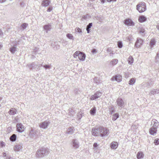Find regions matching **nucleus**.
Returning <instances> with one entry per match:
<instances>
[{
	"label": "nucleus",
	"instance_id": "17",
	"mask_svg": "<svg viewBox=\"0 0 159 159\" xmlns=\"http://www.w3.org/2000/svg\"><path fill=\"white\" fill-rule=\"evenodd\" d=\"M52 25L50 24H48L47 25H44L43 26L44 29L46 30V33H48V31H50L51 29Z\"/></svg>",
	"mask_w": 159,
	"mask_h": 159
},
{
	"label": "nucleus",
	"instance_id": "49",
	"mask_svg": "<svg viewBox=\"0 0 159 159\" xmlns=\"http://www.w3.org/2000/svg\"><path fill=\"white\" fill-rule=\"evenodd\" d=\"M76 31L79 33H81L82 32L80 28H77L76 30Z\"/></svg>",
	"mask_w": 159,
	"mask_h": 159
},
{
	"label": "nucleus",
	"instance_id": "16",
	"mask_svg": "<svg viewBox=\"0 0 159 159\" xmlns=\"http://www.w3.org/2000/svg\"><path fill=\"white\" fill-rule=\"evenodd\" d=\"M125 24L127 25L133 26L134 25V23L130 19H127L124 21Z\"/></svg>",
	"mask_w": 159,
	"mask_h": 159
},
{
	"label": "nucleus",
	"instance_id": "15",
	"mask_svg": "<svg viewBox=\"0 0 159 159\" xmlns=\"http://www.w3.org/2000/svg\"><path fill=\"white\" fill-rule=\"evenodd\" d=\"M143 43V40L140 38H138L135 44V47L136 48H139L141 45H142Z\"/></svg>",
	"mask_w": 159,
	"mask_h": 159
},
{
	"label": "nucleus",
	"instance_id": "46",
	"mask_svg": "<svg viewBox=\"0 0 159 159\" xmlns=\"http://www.w3.org/2000/svg\"><path fill=\"white\" fill-rule=\"evenodd\" d=\"M0 146L1 147H2L5 146L4 142L2 141H0Z\"/></svg>",
	"mask_w": 159,
	"mask_h": 159
},
{
	"label": "nucleus",
	"instance_id": "1",
	"mask_svg": "<svg viewBox=\"0 0 159 159\" xmlns=\"http://www.w3.org/2000/svg\"><path fill=\"white\" fill-rule=\"evenodd\" d=\"M28 67L30 69H39L40 70L42 69L41 67H43V68L46 70L51 69V65L43 64H39L38 62H34L31 64L28 65Z\"/></svg>",
	"mask_w": 159,
	"mask_h": 159
},
{
	"label": "nucleus",
	"instance_id": "29",
	"mask_svg": "<svg viewBox=\"0 0 159 159\" xmlns=\"http://www.w3.org/2000/svg\"><path fill=\"white\" fill-rule=\"evenodd\" d=\"M28 26V24L26 23H23L20 26L21 29L22 30H24Z\"/></svg>",
	"mask_w": 159,
	"mask_h": 159
},
{
	"label": "nucleus",
	"instance_id": "57",
	"mask_svg": "<svg viewBox=\"0 0 159 159\" xmlns=\"http://www.w3.org/2000/svg\"><path fill=\"white\" fill-rule=\"evenodd\" d=\"M6 0H0V3H2L5 2Z\"/></svg>",
	"mask_w": 159,
	"mask_h": 159
},
{
	"label": "nucleus",
	"instance_id": "44",
	"mask_svg": "<svg viewBox=\"0 0 159 159\" xmlns=\"http://www.w3.org/2000/svg\"><path fill=\"white\" fill-rule=\"evenodd\" d=\"M156 61L157 62H159V52L157 53L156 56Z\"/></svg>",
	"mask_w": 159,
	"mask_h": 159
},
{
	"label": "nucleus",
	"instance_id": "62",
	"mask_svg": "<svg viewBox=\"0 0 159 159\" xmlns=\"http://www.w3.org/2000/svg\"><path fill=\"white\" fill-rule=\"evenodd\" d=\"M113 54V53L112 52H110V56H111Z\"/></svg>",
	"mask_w": 159,
	"mask_h": 159
},
{
	"label": "nucleus",
	"instance_id": "60",
	"mask_svg": "<svg viewBox=\"0 0 159 159\" xmlns=\"http://www.w3.org/2000/svg\"><path fill=\"white\" fill-rule=\"evenodd\" d=\"M101 2L102 3H104L105 2V0H100Z\"/></svg>",
	"mask_w": 159,
	"mask_h": 159
},
{
	"label": "nucleus",
	"instance_id": "3",
	"mask_svg": "<svg viewBox=\"0 0 159 159\" xmlns=\"http://www.w3.org/2000/svg\"><path fill=\"white\" fill-rule=\"evenodd\" d=\"M74 57L76 58L78 57L80 60L82 61L85 60L86 55L84 53L79 51H76L73 55Z\"/></svg>",
	"mask_w": 159,
	"mask_h": 159
},
{
	"label": "nucleus",
	"instance_id": "48",
	"mask_svg": "<svg viewBox=\"0 0 159 159\" xmlns=\"http://www.w3.org/2000/svg\"><path fill=\"white\" fill-rule=\"evenodd\" d=\"M52 9V6L49 7L47 11L48 12H50Z\"/></svg>",
	"mask_w": 159,
	"mask_h": 159
},
{
	"label": "nucleus",
	"instance_id": "11",
	"mask_svg": "<svg viewBox=\"0 0 159 159\" xmlns=\"http://www.w3.org/2000/svg\"><path fill=\"white\" fill-rule=\"evenodd\" d=\"M151 125H152V127L157 129L159 126V122L157 120L153 119L152 121Z\"/></svg>",
	"mask_w": 159,
	"mask_h": 159
},
{
	"label": "nucleus",
	"instance_id": "31",
	"mask_svg": "<svg viewBox=\"0 0 159 159\" xmlns=\"http://www.w3.org/2000/svg\"><path fill=\"white\" fill-rule=\"evenodd\" d=\"M111 114H112V113L115 112V110L113 106H109L108 108Z\"/></svg>",
	"mask_w": 159,
	"mask_h": 159
},
{
	"label": "nucleus",
	"instance_id": "33",
	"mask_svg": "<svg viewBox=\"0 0 159 159\" xmlns=\"http://www.w3.org/2000/svg\"><path fill=\"white\" fill-rule=\"evenodd\" d=\"M119 117V114L118 113H116L114 114L112 116V120H116Z\"/></svg>",
	"mask_w": 159,
	"mask_h": 159
},
{
	"label": "nucleus",
	"instance_id": "40",
	"mask_svg": "<svg viewBox=\"0 0 159 159\" xmlns=\"http://www.w3.org/2000/svg\"><path fill=\"white\" fill-rule=\"evenodd\" d=\"M117 45L119 48H121L123 47V44L122 42L120 41H119L117 42Z\"/></svg>",
	"mask_w": 159,
	"mask_h": 159
},
{
	"label": "nucleus",
	"instance_id": "12",
	"mask_svg": "<svg viewBox=\"0 0 159 159\" xmlns=\"http://www.w3.org/2000/svg\"><path fill=\"white\" fill-rule=\"evenodd\" d=\"M91 132L92 135L93 136H97L99 135L100 131L99 127L97 128H93L92 129Z\"/></svg>",
	"mask_w": 159,
	"mask_h": 159
},
{
	"label": "nucleus",
	"instance_id": "4",
	"mask_svg": "<svg viewBox=\"0 0 159 159\" xmlns=\"http://www.w3.org/2000/svg\"><path fill=\"white\" fill-rule=\"evenodd\" d=\"M99 129L100 131L99 136L101 137H103L108 135L109 133L108 129L102 126L99 127Z\"/></svg>",
	"mask_w": 159,
	"mask_h": 159
},
{
	"label": "nucleus",
	"instance_id": "58",
	"mask_svg": "<svg viewBox=\"0 0 159 159\" xmlns=\"http://www.w3.org/2000/svg\"><path fill=\"white\" fill-rule=\"evenodd\" d=\"M2 154H3V157H6V158L7 157L6 156L7 154H6V153H5V152H3Z\"/></svg>",
	"mask_w": 159,
	"mask_h": 159
},
{
	"label": "nucleus",
	"instance_id": "61",
	"mask_svg": "<svg viewBox=\"0 0 159 159\" xmlns=\"http://www.w3.org/2000/svg\"><path fill=\"white\" fill-rule=\"evenodd\" d=\"M107 2H111L113 1V0H106Z\"/></svg>",
	"mask_w": 159,
	"mask_h": 159
},
{
	"label": "nucleus",
	"instance_id": "38",
	"mask_svg": "<svg viewBox=\"0 0 159 159\" xmlns=\"http://www.w3.org/2000/svg\"><path fill=\"white\" fill-rule=\"evenodd\" d=\"M118 62V60L117 59H114L111 62V63L113 65H114L116 64Z\"/></svg>",
	"mask_w": 159,
	"mask_h": 159
},
{
	"label": "nucleus",
	"instance_id": "37",
	"mask_svg": "<svg viewBox=\"0 0 159 159\" xmlns=\"http://www.w3.org/2000/svg\"><path fill=\"white\" fill-rule=\"evenodd\" d=\"M66 36L69 39L74 40V37L72 34L68 33L66 34Z\"/></svg>",
	"mask_w": 159,
	"mask_h": 159
},
{
	"label": "nucleus",
	"instance_id": "30",
	"mask_svg": "<svg viewBox=\"0 0 159 159\" xmlns=\"http://www.w3.org/2000/svg\"><path fill=\"white\" fill-rule=\"evenodd\" d=\"M128 63L130 64H131L134 61V59L131 56H130L129 57L128 59Z\"/></svg>",
	"mask_w": 159,
	"mask_h": 159
},
{
	"label": "nucleus",
	"instance_id": "6",
	"mask_svg": "<svg viewBox=\"0 0 159 159\" xmlns=\"http://www.w3.org/2000/svg\"><path fill=\"white\" fill-rule=\"evenodd\" d=\"M29 136L31 138L38 137L40 136V133L35 128H31L29 131Z\"/></svg>",
	"mask_w": 159,
	"mask_h": 159
},
{
	"label": "nucleus",
	"instance_id": "9",
	"mask_svg": "<svg viewBox=\"0 0 159 159\" xmlns=\"http://www.w3.org/2000/svg\"><path fill=\"white\" fill-rule=\"evenodd\" d=\"M16 127L17 131L20 133L23 132L25 129V126L20 123H18L16 125Z\"/></svg>",
	"mask_w": 159,
	"mask_h": 159
},
{
	"label": "nucleus",
	"instance_id": "51",
	"mask_svg": "<svg viewBox=\"0 0 159 159\" xmlns=\"http://www.w3.org/2000/svg\"><path fill=\"white\" fill-rule=\"evenodd\" d=\"M88 15H84L82 16V19L86 20L87 18Z\"/></svg>",
	"mask_w": 159,
	"mask_h": 159
},
{
	"label": "nucleus",
	"instance_id": "10",
	"mask_svg": "<svg viewBox=\"0 0 159 159\" xmlns=\"http://www.w3.org/2000/svg\"><path fill=\"white\" fill-rule=\"evenodd\" d=\"M122 79V76L120 75H116L113 76L111 79L112 81H116L118 82L121 81Z\"/></svg>",
	"mask_w": 159,
	"mask_h": 159
},
{
	"label": "nucleus",
	"instance_id": "18",
	"mask_svg": "<svg viewBox=\"0 0 159 159\" xmlns=\"http://www.w3.org/2000/svg\"><path fill=\"white\" fill-rule=\"evenodd\" d=\"M149 131L150 134L154 135H155L157 133V129H156V128H154L151 127L149 129Z\"/></svg>",
	"mask_w": 159,
	"mask_h": 159
},
{
	"label": "nucleus",
	"instance_id": "34",
	"mask_svg": "<svg viewBox=\"0 0 159 159\" xmlns=\"http://www.w3.org/2000/svg\"><path fill=\"white\" fill-rule=\"evenodd\" d=\"M135 80L136 79L134 78L130 79L129 82V84L130 85L133 84L135 82Z\"/></svg>",
	"mask_w": 159,
	"mask_h": 159
},
{
	"label": "nucleus",
	"instance_id": "5",
	"mask_svg": "<svg viewBox=\"0 0 159 159\" xmlns=\"http://www.w3.org/2000/svg\"><path fill=\"white\" fill-rule=\"evenodd\" d=\"M136 8L137 9L140 13L143 12L146 9V4L144 2H139L137 5Z\"/></svg>",
	"mask_w": 159,
	"mask_h": 159
},
{
	"label": "nucleus",
	"instance_id": "36",
	"mask_svg": "<svg viewBox=\"0 0 159 159\" xmlns=\"http://www.w3.org/2000/svg\"><path fill=\"white\" fill-rule=\"evenodd\" d=\"M10 51L12 53H14L16 51V47L14 46L10 48Z\"/></svg>",
	"mask_w": 159,
	"mask_h": 159
},
{
	"label": "nucleus",
	"instance_id": "35",
	"mask_svg": "<svg viewBox=\"0 0 159 159\" xmlns=\"http://www.w3.org/2000/svg\"><path fill=\"white\" fill-rule=\"evenodd\" d=\"M94 82L96 84H99L101 83V81L99 80V79L96 77H95L93 79Z\"/></svg>",
	"mask_w": 159,
	"mask_h": 159
},
{
	"label": "nucleus",
	"instance_id": "20",
	"mask_svg": "<svg viewBox=\"0 0 159 159\" xmlns=\"http://www.w3.org/2000/svg\"><path fill=\"white\" fill-rule=\"evenodd\" d=\"M17 112V111L15 108H12L9 110L8 113L10 115H14Z\"/></svg>",
	"mask_w": 159,
	"mask_h": 159
},
{
	"label": "nucleus",
	"instance_id": "22",
	"mask_svg": "<svg viewBox=\"0 0 159 159\" xmlns=\"http://www.w3.org/2000/svg\"><path fill=\"white\" fill-rule=\"evenodd\" d=\"M118 146V144L117 142H113L111 144V148L112 149H116Z\"/></svg>",
	"mask_w": 159,
	"mask_h": 159
},
{
	"label": "nucleus",
	"instance_id": "42",
	"mask_svg": "<svg viewBox=\"0 0 159 159\" xmlns=\"http://www.w3.org/2000/svg\"><path fill=\"white\" fill-rule=\"evenodd\" d=\"M155 42L154 40H152L150 42V44L151 47H153V45H154L155 44Z\"/></svg>",
	"mask_w": 159,
	"mask_h": 159
},
{
	"label": "nucleus",
	"instance_id": "52",
	"mask_svg": "<svg viewBox=\"0 0 159 159\" xmlns=\"http://www.w3.org/2000/svg\"><path fill=\"white\" fill-rule=\"evenodd\" d=\"M97 19L99 20V21H100L101 22H102L103 20L102 19H101L100 17H98L97 18Z\"/></svg>",
	"mask_w": 159,
	"mask_h": 159
},
{
	"label": "nucleus",
	"instance_id": "2",
	"mask_svg": "<svg viewBox=\"0 0 159 159\" xmlns=\"http://www.w3.org/2000/svg\"><path fill=\"white\" fill-rule=\"evenodd\" d=\"M49 153L48 149L42 148L37 150L35 154V156L38 158H42L48 155Z\"/></svg>",
	"mask_w": 159,
	"mask_h": 159
},
{
	"label": "nucleus",
	"instance_id": "14",
	"mask_svg": "<svg viewBox=\"0 0 159 159\" xmlns=\"http://www.w3.org/2000/svg\"><path fill=\"white\" fill-rule=\"evenodd\" d=\"M72 145L74 148L77 149L79 147V143L77 139H74L72 140Z\"/></svg>",
	"mask_w": 159,
	"mask_h": 159
},
{
	"label": "nucleus",
	"instance_id": "13",
	"mask_svg": "<svg viewBox=\"0 0 159 159\" xmlns=\"http://www.w3.org/2000/svg\"><path fill=\"white\" fill-rule=\"evenodd\" d=\"M116 102L117 105L120 107L122 108L124 106V102L123 99L120 98H118Z\"/></svg>",
	"mask_w": 159,
	"mask_h": 159
},
{
	"label": "nucleus",
	"instance_id": "59",
	"mask_svg": "<svg viewBox=\"0 0 159 159\" xmlns=\"http://www.w3.org/2000/svg\"><path fill=\"white\" fill-rule=\"evenodd\" d=\"M24 3H23V2H21L20 3V5L22 7H23L24 5Z\"/></svg>",
	"mask_w": 159,
	"mask_h": 159
},
{
	"label": "nucleus",
	"instance_id": "41",
	"mask_svg": "<svg viewBox=\"0 0 159 159\" xmlns=\"http://www.w3.org/2000/svg\"><path fill=\"white\" fill-rule=\"evenodd\" d=\"M132 39V36L131 35H129V36L127 37L126 38V39L129 41H130Z\"/></svg>",
	"mask_w": 159,
	"mask_h": 159
},
{
	"label": "nucleus",
	"instance_id": "28",
	"mask_svg": "<svg viewBox=\"0 0 159 159\" xmlns=\"http://www.w3.org/2000/svg\"><path fill=\"white\" fill-rule=\"evenodd\" d=\"M96 112V108L95 107H93L90 111V113L92 115H94Z\"/></svg>",
	"mask_w": 159,
	"mask_h": 159
},
{
	"label": "nucleus",
	"instance_id": "24",
	"mask_svg": "<svg viewBox=\"0 0 159 159\" xmlns=\"http://www.w3.org/2000/svg\"><path fill=\"white\" fill-rule=\"evenodd\" d=\"M74 128L73 127H70L67 129L66 133L69 134H72L74 132Z\"/></svg>",
	"mask_w": 159,
	"mask_h": 159
},
{
	"label": "nucleus",
	"instance_id": "63",
	"mask_svg": "<svg viewBox=\"0 0 159 159\" xmlns=\"http://www.w3.org/2000/svg\"><path fill=\"white\" fill-rule=\"evenodd\" d=\"M6 159H10V157H7Z\"/></svg>",
	"mask_w": 159,
	"mask_h": 159
},
{
	"label": "nucleus",
	"instance_id": "8",
	"mask_svg": "<svg viewBox=\"0 0 159 159\" xmlns=\"http://www.w3.org/2000/svg\"><path fill=\"white\" fill-rule=\"evenodd\" d=\"M50 123V122L49 121H45L40 123L39 126L40 128L46 129Z\"/></svg>",
	"mask_w": 159,
	"mask_h": 159
},
{
	"label": "nucleus",
	"instance_id": "64",
	"mask_svg": "<svg viewBox=\"0 0 159 159\" xmlns=\"http://www.w3.org/2000/svg\"><path fill=\"white\" fill-rule=\"evenodd\" d=\"M2 47V45L0 44V49H1Z\"/></svg>",
	"mask_w": 159,
	"mask_h": 159
},
{
	"label": "nucleus",
	"instance_id": "47",
	"mask_svg": "<svg viewBox=\"0 0 159 159\" xmlns=\"http://www.w3.org/2000/svg\"><path fill=\"white\" fill-rule=\"evenodd\" d=\"M92 25H93V24L92 23H89L88 25L87 26V27L86 28H89V29H90V28H91V27L92 26Z\"/></svg>",
	"mask_w": 159,
	"mask_h": 159
},
{
	"label": "nucleus",
	"instance_id": "21",
	"mask_svg": "<svg viewBox=\"0 0 159 159\" xmlns=\"http://www.w3.org/2000/svg\"><path fill=\"white\" fill-rule=\"evenodd\" d=\"M147 20V18L143 15L139 16L138 19L140 23L145 22Z\"/></svg>",
	"mask_w": 159,
	"mask_h": 159
},
{
	"label": "nucleus",
	"instance_id": "27",
	"mask_svg": "<svg viewBox=\"0 0 159 159\" xmlns=\"http://www.w3.org/2000/svg\"><path fill=\"white\" fill-rule=\"evenodd\" d=\"M16 135L15 134H13L10 137V140L12 142H14L16 140Z\"/></svg>",
	"mask_w": 159,
	"mask_h": 159
},
{
	"label": "nucleus",
	"instance_id": "45",
	"mask_svg": "<svg viewBox=\"0 0 159 159\" xmlns=\"http://www.w3.org/2000/svg\"><path fill=\"white\" fill-rule=\"evenodd\" d=\"M74 92L75 94H78L80 93V91L77 89H75L74 90Z\"/></svg>",
	"mask_w": 159,
	"mask_h": 159
},
{
	"label": "nucleus",
	"instance_id": "23",
	"mask_svg": "<svg viewBox=\"0 0 159 159\" xmlns=\"http://www.w3.org/2000/svg\"><path fill=\"white\" fill-rule=\"evenodd\" d=\"M144 154L143 152L141 151L139 152L136 155L137 158L138 159H141L144 157Z\"/></svg>",
	"mask_w": 159,
	"mask_h": 159
},
{
	"label": "nucleus",
	"instance_id": "56",
	"mask_svg": "<svg viewBox=\"0 0 159 159\" xmlns=\"http://www.w3.org/2000/svg\"><path fill=\"white\" fill-rule=\"evenodd\" d=\"M86 30L88 33H89L90 32V29L86 28Z\"/></svg>",
	"mask_w": 159,
	"mask_h": 159
},
{
	"label": "nucleus",
	"instance_id": "39",
	"mask_svg": "<svg viewBox=\"0 0 159 159\" xmlns=\"http://www.w3.org/2000/svg\"><path fill=\"white\" fill-rule=\"evenodd\" d=\"M83 114L82 112H79L78 113L77 115V118L79 120H80L82 116V114Z\"/></svg>",
	"mask_w": 159,
	"mask_h": 159
},
{
	"label": "nucleus",
	"instance_id": "32",
	"mask_svg": "<svg viewBox=\"0 0 159 159\" xmlns=\"http://www.w3.org/2000/svg\"><path fill=\"white\" fill-rule=\"evenodd\" d=\"M145 30L144 29L143 27L139 28V33L143 35L144 34V32Z\"/></svg>",
	"mask_w": 159,
	"mask_h": 159
},
{
	"label": "nucleus",
	"instance_id": "43",
	"mask_svg": "<svg viewBox=\"0 0 159 159\" xmlns=\"http://www.w3.org/2000/svg\"><path fill=\"white\" fill-rule=\"evenodd\" d=\"M154 143L156 145H158L159 144V139H155L154 141Z\"/></svg>",
	"mask_w": 159,
	"mask_h": 159
},
{
	"label": "nucleus",
	"instance_id": "53",
	"mask_svg": "<svg viewBox=\"0 0 159 159\" xmlns=\"http://www.w3.org/2000/svg\"><path fill=\"white\" fill-rule=\"evenodd\" d=\"M98 146V145L97 143H94L93 145V146L94 148H96Z\"/></svg>",
	"mask_w": 159,
	"mask_h": 159
},
{
	"label": "nucleus",
	"instance_id": "7",
	"mask_svg": "<svg viewBox=\"0 0 159 159\" xmlns=\"http://www.w3.org/2000/svg\"><path fill=\"white\" fill-rule=\"evenodd\" d=\"M102 93L99 91H97L94 94L92 95L90 98V100H95L100 98L102 95Z\"/></svg>",
	"mask_w": 159,
	"mask_h": 159
},
{
	"label": "nucleus",
	"instance_id": "55",
	"mask_svg": "<svg viewBox=\"0 0 159 159\" xmlns=\"http://www.w3.org/2000/svg\"><path fill=\"white\" fill-rule=\"evenodd\" d=\"M91 52H92L93 53H95L96 52V50L95 49H93L92 50Z\"/></svg>",
	"mask_w": 159,
	"mask_h": 159
},
{
	"label": "nucleus",
	"instance_id": "50",
	"mask_svg": "<svg viewBox=\"0 0 159 159\" xmlns=\"http://www.w3.org/2000/svg\"><path fill=\"white\" fill-rule=\"evenodd\" d=\"M3 33L2 30L0 29V37L2 38L3 36Z\"/></svg>",
	"mask_w": 159,
	"mask_h": 159
},
{
	"label": "nucleus",
	"instance_id": "25",
	"mask_svg": "<svg viewBox=\"0 0 159 159\" xmlns=\"http://www.w3.org/2000/svg\"><path fill=\"white\" fill-rule=\"evenodd\" d=\"M22 148V145L18 144L15 146L14 150L15 151H18Z\"/></svg>",
	"mask_w": 159,
	"mask_h": 159
},
{
	"label": "nucleus",
	"instance_id": "54",
	"mask_svg": "<svg viewBox=\"0 0 159 159\" xmlns=\"http://www.w3.org/2000/svg\"><path fill=\"white\" fill-rule=\"evenodd\" d=\"M107 51L108 52H111V48H108L107 50Z\"/></svg>",
	"mask_w": 159,
	"mask_h": 159
},
{
	"label": "nucleus",
	"instance_id": "19",
	"mask_svg": "<svg viewBox=\"0 0 159 159\" xmlns=\"http://www.w3.org/2000/svg\"><path fill=\"white\" fill-rule=\"evenodd\" d=\"M50 2V1L49 0H43L42 2L41 5L43 7H48L49 5Z\"/></svg>",
	"mask_w": 159,
	"mask_h": 159
},
{
	"label": "nucleus",
	"instance_id": "26",
	"mask_svg": "<svg viewBox=\"0 0 159 159\" xmlns=\"http://www.w3.org/2000/svg\"><path fill=\"white\" fill-rule=\"evenodd\" d=\"M159 93V89H153L150 92V94L151 95H154L156 93Z\"/></svg>",
	"mask_w": 159,
	"mask_h": 159
}]
</instances>
